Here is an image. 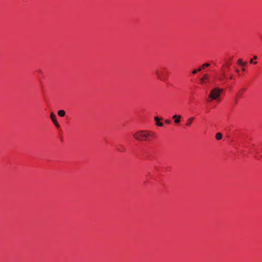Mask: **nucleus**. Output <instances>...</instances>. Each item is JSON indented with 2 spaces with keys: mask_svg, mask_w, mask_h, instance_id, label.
<instances>
[{
  "mask_svg": "<svg viewBox=\"0 0 262 262\" xmlns=\"http://www.w3.org/2000/svg\"><path fill=\"white\" fill-rule=\"evenodd\" d=\"M154 134L147 130H139L133 134L134 139L139 141L148 140L150 137H154Z\"/></svg>",
  "mask_w": 262,
  "mask_h": 262,
  "instance_id": "1",
  "label": "nucleus"
},
{
  "mask_svg": "<svg viewBox=\"0 0 262 262\" xmlns=\"http://www.w3.org/2000/svg\"><path fill=\"white\" fill-rule=\"evenodd\" d=\"M155 72L158 79L165 81L168 79V74L165 68L161 67L157 69Z\"/></svg>",
  "mask_w": 262,
  "mask_h": 262,
  "instance_id": "2",
  "label": "nucleus"
},
{
  "mask_svg": "<svg viewBox=\"0 0 262 262\" xmlns=\"http://www.w3.org/2000/svg\"><path fill=\"white\" fill-rule=\"evenodd\" d=\"M223 92V89L219 88H215L211 90L210 94L209 95V98L210 99L209 101L213 100H217L220 98L221 93Z\"/></svg>",
  "mask_w": 262,
  "mask_h": 262,
  "instance_id": "3",
  "label": "nucleus"
},
{
  "mask_svg": "<svg viewBox=\"0 0 262 262\" xmlns=\"http://www.w3.org/2000/svg\"><path fill=\"white\" fill-rule=\"evenodd\" d=\"M50 118L55 125L58 128L60 127V125L56 120V116L53 112H52L50 114Z\"/></svg>",
  "mask_w": 262,
  "mask_h": 262,
  "instance_id": "4",
  "label": "nucleus"
},
{
  "mask_svg": "<svg viewBox=\"0 0 262 262\" xmlns=\"http://www.w3.org/2000/svg\"><path fill=\"white\" fill-rule=\"evenodd\" d=\"M155 120L157 122V123H156L157 125H158V126H160V127H162L163 126V123L160 122L161 119L159 118H158V117H155Z\"/></svg>",
  "mask_w": 262,
  "mask_h": 262,
  "instance_id": "5",
  "label": "nucleus"
},
{
  "mask_svg": "<svg viewBox=\"0 0 262 262\" xmlns=\"http://www.w3.org/2000/svg\"><path fill=\"white\" fill-rule=\"evenodd\" d=\"M209 78V75L208 74H204L203 77L200 79L202 83H205L206 80H207Z\"/></svg>",
  "mask_w": 262,
  "mask_h": 262,
  "instance_id": "6",
  "label": "nucleus"
},
{
  "mask_svg": "<svg viewBox=\"0 0 262 262\" xmlns=\"http://www.w3.org/2000/svg\"><path fill=\"white\" fill-rule=\"evenodd\" d=\"M193 120H194V117H190V118H188L187 120V121L186 123V125L187 126H190Z\"/></svg>",
  "mask_w": 262,
  "mask_h": 262,
  "instance_id": "7",
  "label": "nucleus"
},
{
  "mask_svg": "<svg viewBox=\"0 0 262 262\" xmlns=\"http://www.w3.org/2000/svg\"><path fill=\"white\" fill-rule=\"evenodd\" d=\"M58 115L60 116V117H64L66 115V112L64 110H59L58 112Z\"/></svg>",
  "mask_w": 262,
  "mask_h": 262,
  "instance_id": "8",
  "label": "nucleus"
},
{
  "mask_svg": "<svg viewBox=\"0 0 262 262\" xmlns=\"http://www.w3.org/2000/svg\"><path fill=\"white\" fill-rule=\"evenodd\" d=\"M237 63L239 64L242 66H245L247 64V62H243V60L242 59H239L237 61Z\"/></svg>",
  "mask_w": 262,
  "mask_h": 262,
  "instance_id": "9",
  "label": "nucleus"
},
{
  "mask_svg": "<svg viewBox=\"0 0 262 262\" xmlns=\"http://www.w3.org/2000/svg\"><path fill=\"white\" fill-rule=\"evenodd\" d=\"M225 79H226L225 74L224 73H223L221 75V76L220 77H219V80L220 81H222Z\"/></svg>",
  "mask_w": 262,
  "mask_h": 262,
  "instance_id": "10",
  "label": "nucleus"
},
{
  "mask_svg": "<svg viewBox=\"0 0 262 262\" xmlns=\"http://www.w3.org/2000/svg\"><path fill=\"white\" fill-rule=\"evenodd\" d=\"M215 138L217 140H219L222 138V135L220 133H218L216 134Z\"/></svg>",
  "mask_w": 262,
  "mask_h": 262,
  "instance_id": "11",
  "label": "nucleus"
},
{
  "mask_svg": "<svg viewBox=\"0 0 262 262\" xmlns=\"http://www.w3.org/2000/svg\"><path fill=\"white\" fill-rule=\"evenodd\" d=\"M181 118V116L180 115H179L177 117V118L174 120V123L176 124L179 123L181 121L180 120Z\"/></svg>",
  "mask_w": 262,
  "mask_h": 262,
  "instance_id": "12",
  "label": "nucleus"
},
{
  "mask_svg": "<svg viewBox=\"0 0 262 262\" xmlns=\"http://www.w3.org/2000/svg\"><path fill=\"white\" fill-rule=\"evenodd\" d=\"M245 90V89H243V90H242L239 92H238L237 93V94H236V97H241L242 96V95L243 91H244Z\"/></svg>",
  "mask_w": 262,
  "mask_h": 262,
  "instance_id": "13",
  "label": "nucleus"
},
{
  "mask_svg": "<svg viewBox=\"0 0 262 262\" xmlns=\"http://www.w3.org/2000/svg\"><path fill=\"white\" fill-rule=\"evenodd\" d=\"M209 66H210L209 63H206L203 64L200 68H202V69H204L205 68V67H209Z\"/></svg>",
  "mask_w": 262,
  "mask_h": 262,
  "instance_id": "14",
  "label": "nucleus"
},
{
  "mask_svg": "<svg viewBox=\"0 0 262 262\" xmlns=\"http://www.w3.org/2000/svg\"><path fill=\"white\" fill-rule=\"evenodd\" d=\"M201 70H202V68H199V69H195V70H194L192 72V74H196L198 72H200Z\"/></svg>",
  "mask_w": 262,
  "mask_h": 262,
  "instance_id": "15",
  "label": "nucleus"
},
{
  "mask_svg": "<svg viewBox=\"0 0 262 262\" xmlns=\"http://www.w3.org/2000/svg\"><path fill=\"white\" fill-rule=\"evenodd\" d=\"M165 122L167 124H170L171 123V121L169 119H167L165 121Z\"/></svg>",
  "mask_w": 262,
  "mask_h": 262,
  "instance_id": "16",
  "label": "nucleus"
},
{
  "mask_svg": "<svg viewBox=\"0 0 262 262\" xmlns=\"http://www.w3.org/2000/svg\"><path fill=\"white\" fill-rule=\"evenodd\" d=\"M250 63H254V64H256V63H257V62H253V59H251V60H250Z\"/></svg>",
  "mask_w": 262,
  "mask_h": 262,
  "instance_id": "17",
  "label": "nucleus"
},
{
  "mask_svg": "<svg viewBox=\"0 0 262 262\" xmlns=\"http://www.w3.org/2000/svg\"><path fill=\"white\" fill-rule=\"evenodd\" d=\"M179 115H174L172 116V118L173 119H177V117Z\"/></svg>",
  "mask_w": 262,
  "mask_h": 262,
  "instance_id": "18",
  "label": "nucleus"
},
{
  "mask_svg": "<svg viewBox=\"0 0 262 262\" xmlns=\"http://www.w3.org/2000/svg\"><path fill=\"white\" fill-rule=\"evenodd\" d=\"M226 66H227V68H229V67H230V63H227L226 64Z\"/></svg>",
  "mask_w": 262,
  "mask_h": 262,
  "instance_id": "19",
  "label": "nucleus"
},
{
  "mask_svg": "<svg viewBox=\"0 0 262 262\" xmlns=\"http://www.w3.org/2000/svg\"><path fill=\"white\" fill-rule=\"evenodd\" d=\"M237 98L238 97H236L235 99V104H237Z\"/></svg>",
  "mask_w": 262,
  "mask_h": 262,
  "instance_id": "20",
  "label": "nucleus"
},
{
  "mask_svg": "<svg viewBox=\"0 0 262 262\" xmlns=\"http://www.w3.org/2000/svg\"><path fill=\"white\" fill-rule=\"evenodd\" d=\"M257 59V56H254L253 57V59Z\"/></svg>",
  "mask_w": 262,
  "mask_h": 262,
  "instance_id": "21",
  "label": "nucleus"
},
{
  "mask_svg": "<svg viewBox=\"0 0 262 262\" xmlns=\"http://www.w3.org/2000/svg\"><path fill=\"white\" fill-rule=\"evenodd\" d=\"M230 79H233V76H232V75H231V76L230 77Z\"/></svg>",
  "mask_w": 262,
  "mask_h": 262,
  "instance_id": "22",
  "label": "nucleus"
},
{
  "mask_svg": "<svg viewBox=\"0 0 262 262\" xmlns=\"http://www.w3.org/2000/svg\"><path fill=\"white\" fill-rule=\"evenodd\" d=\"M235 71H236V72H237V73L239 72L238 70H237V69H236V70H235Z\"/></svg>",
  "mask_w": 262,
  "mask_h": 262,
  "instance_id": "23",
  "label": "nucleus"
}]
</instances>
